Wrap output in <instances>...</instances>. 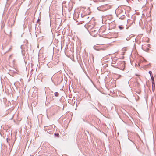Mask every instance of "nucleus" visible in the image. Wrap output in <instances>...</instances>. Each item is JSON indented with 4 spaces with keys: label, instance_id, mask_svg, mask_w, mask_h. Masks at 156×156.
I'll use <instances>...</instances> for the list:
<instances>
[{
    "label": "nucleus",
    "instance_id": "obj_4",
    "mask_svg": "<svg viewBox=\"0 0 156 156\" xmlns=\"http://www.w3.org/2000/svg\"><path fill=\"white\" fill-rule=\"evenodd\" d=\"M117 16L118 17H119V18L120 19L123 20L125 18V16L124 15H122L121 16L120 14H119Z\"/></svg>",
    "mask_w": 156,
    "mask_h": 156
},
{
    "label": "nucleus",
    "instance_id": "obj_6",
    "mask_svg": "<svg viewBox=\"0 0 156 156\" xmlns=\"http://www.w3.org/2000/svg\"><path fill=\"white\" fill-rule=\"evenodd\" d=\"M118 27L120 30L123 29L124 28V27H122V26H119Z\"/></svg>",
    "mask_w": 156,
    "mask_h": 156
},
{
    "label": "nucleus",
    "instance_id": "obj_11",
    "mask_svg": "<svg viewBox=\"0 0 156 156\" xmlns=\"http://www.w3.org/2000/svg\"><path fill=\"white\" fill-rule=\"evenodd\" d=\"M12 48L11 47H10L9 49L7 51V52H9L10 51V50Z\"/></svg>",
    "mask_w": 156,
    "mask_h": 156
},
{
    "label": "nucleus",
    "instance_id": "obj_5",
    "mask_svg": "<svg viewBox=\"0 0 156 156\" xmlns=\"http://www.w3.org/2000/svg\"><path fill=\"white\" fill-rule=\"evenodd\" d=\"M59 93L57 92H56L54 93V95L56 97H58L59 95Z\"/></svg>",
    "mask_w": 156,
    "mask_h": 156
},
{
    "label": "nucleus",
    "instance_id": "obj_10",
    "mask_svg": "<svg viewBox=\"0 0 156 156\" xmlns=\"http://www.w3.org/2000/svg\"><path fill=\"white\" fill-rule=\"evenodd\" d=\"M151 45L150 44H148L147 45V46L148 47L151 48Z\"/></svg>",
    "mask_w": 156,
    "mask_h": 156
},
{
    "label": "nucleus",
    "instance_id": "obj_2",
    "mask_svg": "<svg viewBox=\"0 0 156 156\" xmlns=\"http://www.w3.org/2000/svg\"><path fill=\"white\" fill-rule=\"evenodd\" d=\"M149 73L150 75L151 78V79L152 80V83L153 84L154 83V77L152 75V72L151 71H149Z\"/></svg>",
    "mask_w": 156,
    "mask_h": 156
},
{
    "label": "nucleus",
    "instance_id": "obj_17",
    "mask_svg": "<svg viewBox=\"0 0 156 156\" xmlns=\"http://www.w3.org/2000/svg\"><path fill=\"white\" fill-rule=\"evenodd\" d=\"M12 56V55H11L9 56V58H10Z\"/></svg>",
    "mask_w": 156,
    "mask_h": 156
},
{
    "label": "nucleus",
    "instance_id": "obj_14",
    "mask_svg": "<svg viewBox=\"0 0 156 156\" xmlns=\"http://www.w3.org/2000/svg\"><path fill=\"white\" fill-rule=\"evenodd\" d=\"M6 140L7 141V142H8V138H7L6 139Z\"/></svg>",
    "mask_w": 156,
    "mask_h": 156
},
{
    "label": "nucleus",
    "instance_id": "obj_13",
    "mask_svg": "<svg viewBox=\"0 0 156 156\" xmlns=\"http://www.w3.org/2000/svg\"><path fill=\"white\" fill-rule=\"evenodd\" d=\"M149 28H150V31H151V27L150 26H149Z\"/></svg>",
    "mask_w": 156,
    "mask_h": 156
},
{
    "label": "nucleus",
    "instance_id": "obj_8",
    "mask_svg": "<svg viewBox=\"0 0 156 156\" xmlns=\"http://www.w3.org/2000/svg\"><path fill=\"white\" fill-rule=\"evenodd\" d=\"M54 135L57 137H58L59 136V134L58 133H55V134H54Z\"/></svg>",
    "mask_w": 156,
    "mask_h": 156
},
{
    "label": "nucleus",
    "instance_id": "obj_16",
    "mask_svg": "<svg viewBox=\"0 0 156 156\" xmlns=\"http://www.w3.org/2000/svg\"><path fill=\"white\" fill-rule=\"evenodd\" d=\"M142 63H140V65H142L141 64Z\"/></svg>",
    "mask_w": 156,
    "mask_h": 156
},
{
    "label": "nucleus",
    "instance_id": "obj_12",
    "mask_svg": "<svg viewBox=\"0 0 156 156\" xmlns=\"http://www.w3.org/2000/svg\"><path fill=\"white\" fill-rule=\"evenodd\" d=\"M39 21H40V20H39V19H38V20H37V23H39Z\"/></svg>",
    "mask_w": 156,
    "mask_h": 156
},
{
    "label": "nucleus",
    "instance_id": "obj_20",
    "mask_svg": "<svg viewBox=\"0 0 156 156\" xmlns=\"http://www.w3.org/2000/svg\"><path fill=\"white\" fill-rule=\"evenodd\" d=\"M26 41L27 42V40H26Z\"/></svg>",
    "mask_w": 156,
    "mask_h": 156
},
{
    "label": "nucleus",
    "instance_id": "obj_7",
    "mask_svg": "<svg viewBox=\"0 0 156 156\" xmlns=\"http://www.w3.org/2000/svg\"><path fill=\"white\" fill-rule=\"evenodd\" d=\"M142 68H143L144 69L146 70V66L145 65L144 66H142L141 67Z\"/></svg>",
    "mask_w": 156,
    "mask_h": 156
},
{
    "label": "nucleus",
    "instance_id": "obj_18",
    "mask_svg": "<svg viewBox=\"0 0 156 156\" xmlns=\"http://www.w3.org/2000/svg\"><path fill=\"white\" fill-rule=\"evenodd\" d=\"M149 1V0H148ZM152 0H149L150 1H151Z\"/></svg>",
    "mask_w": 156,
    "mask_h": 156
},
{
    "label": "nucleus",
    "instance_id": "obj_19",
    "mask_svg": "<svg viewBox=\"0 0 156 156\" xmlns=\"http://www.w3.org/2000/svg\"><path fill=\"white\" fill-rule=\"evenodd\" d=\"M147 42H148V41H147Z\"/></svg>",
    "mask_w": 156,
    "mask_h": 156
},
{
    "label": "nucleus",
    "instance_id": "obj_15",
    "mask_svg": "<svg viewBox=\"0 0 156 156\" xmlns=\"http://www.w3.org/2000/svg\"><path fill=\"white\" fill-rule=\"evenodd\" d=\"M149 49H148V48H147V52L148 51V50Z\"/></svg>",
    "mask_w": 156,
    "mask_h": 156
},
{
    "label": "nucleus",
    "instance_id": "obj_1",
    "mask_svg": "<svg viewBox=\"0 0 156 156\" xmlns=\"http://www.w3.org/2000/svg\"><path fill=\"white\" fill-rule=\"evenodd\" d=\"M93 48L95 50L97 51H100L102 49L100 47L97 46L95 45L94 46Z\"/></svg>",
    "mask_w": 156,
    "mask_h": 156
},
{
    "label": "nucleus",
    "instance_id": "obj_9",
    "mask_svg": "<svg viewBox=\"0 0 156 156\" xmlns=\"http://www.w3.org/2000/svg\"><path fill=\"white\" fill-rule=\"evenodd\" d=\"M15 60H13V61H12V62L13 64V65H14V64H15Z\"/></svg>",
    "mask_w": 156,
    "mask_h": 156
},
{
    "label": "nucleus",
    "instance_id": "obj_3",
    "mask_svg": "<svg viewBox=\"0 0 156 156\" xmlns=\"http://www.w3.org/2000/svg\"><path fill=\"white\" fill-rule=\"evenodd\" d=\"M119 64H120L122 65V66H123V68H119L121 70H123L124 69V62L123 61H121L119 62Z\"/></svg>",
    "mask_w": 156,
    "mask_h": 156
}]
</instances>
